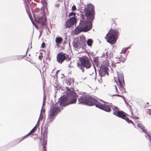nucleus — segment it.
Instances as JSON below:
<instances>
[{
    "mask_svg": "<svg viewBox=\"0 0 151 151\" xmlns=\"http://www.w3.org/2000/svg\"><path fill=\"white\" fill-rule=\"evenodd\" d=\"M84 13L85 16L89 19L90 22L86 24L84 22L80 23L75 29V32L76 34H78L81 32H87L92 28L91 22L95 18L94 6L91 4H88L85 7Z\"/></svg>",
    "mask_w": 151,
    "mask_h": 151,
    "instance_id": "nucleus-1",
    "label": "nucleus"
},
{
    "mask_svg": "<svg viewBox=\"0 0 151 151\" xmlns=\"http://www.w3.org/2000/svg\"><path fill=\"white\" fill-rule=\"evenodd\" d=\"M67 98H62L56 104L60 107L65 106L69 104L75 103L76 101L77 98L75 93L69 89L66 91Z\"/></svg>",
    "mask_w": 151,
    "mask_h": 151,
    "instance_id": "nucleus-2",
    "label": "nucleus"
},
{
    "mask_svg": "<svg viewBox=\"0 0 151 151\" xmlns=\"http://www.w3.org/2000/svg\"><path fill=\"white\" fill-rule=\"evenodd\" d=\"M117 85L118 87L119 91L118 90L116 86H114L113 89L115 90V93L116 94L113 95L114 96H117L123 97V96L119 95V94H121L125 92V90L124 88L125 82L123 76L119 75L118 76V81L116 82Z\"/></svg>",
    "mask_w": 151,
    "mask_h": 151,
    "instance_id": "nucleus-3",
    "label": "nucleus"
},
{
    "mask_svg": "<svg viewBox=\"0 0 151 151\" xmlns=\"http://www.w3.org/2000/svg\"><path fill=\"white\" fill-rule=\"evenodd\" d=\"M119 35V32L118 30L114 28H111L106 35L105 38L108 42L111 44H113L116 42Z\"/></svg>",
    "mask_w": 151,
    "mask_h": 151,
    "instance_id": "nucleus-4",
    "label": "nucleus"
},
{
    "mask_svg": "<svg viewBox=\"0 0 151 151\" xmlns=\"http://www.w3.org/2000/svg\"><path fill=\"white\" fill-rule=\"evenodd\" d=\"M78 103L84 104L92 106L94 105L96 100L91 97H87L84 95H82L78 98Z\"/></svg>",
    "mask_w": 151,
    "mask_h": 151,
    "instance_id": "nucleus-5",
    "label": "nucleus"
},
{
    "mask_svg": "<svg viewBox=\"0 0 151 151\" xmlns=\"http://www.w3.org/2000/svg\"><path fill=\"white\" fill-rule=\"evenodd\" d=\"M57 104H55L50 108L47 119L48 124L52 123L53 121L55 118L56 114L60 110V108Z\"/></svg>",
    "mask_w": 151,
    "mask_h": 151,
    "instance_id": "nucleus-6",
    "label": "nucleus"
},
{
    "mask_svg": "<svg viewBox=\"0 0 151 151\" xmlns=\"http://www.w3.org/2000/svg\"><path fill=\"white\" fill-rule=\"evenodd\" d=\"M113 109V114L125 120L128 123H131L133 124L134 123L132 121L129 119L126 115L124 112L122 111H119V109L116 107L114 106V108L112 107Z\"/></svg>",
    "mask_w": 151,
    "mask_h": 151,
    "instance_id": "nucleus-7",
    "label": "nucleus"
},
{
    "mask_svg": "<svg viewBox=\"0 0 151 151\" xmlns=\"http://www.w3.org/2000/svg\"><path fill=\"white\" fill-rule=\"evenodd\" d=\"M79 60L82 66L87 68H90L91 67V64L88 56L86 55L82 56L80 58Z\"/></svg>",
    "mask_w": 151,
    "mask_h": 151,
    "instance_id": "nucleus-8",
    "label": "nucleus"
},
{
    "mask_svg": "<svg viewBox=\"0 0 151 151\" xmlns=\"http://www.w3.org/2000/svg\"><path fill=\"white\" fill-rule=\"evenodd\" d=\"M57 61L60 63H62L65 60L67 61H70L71 58L69 55L64 53L63 52H61L58 53L57 56Z\"/></svg>",
    "mask_w": 151,
    "mask_h": 151,
    "instance_id": "nucleus-9",
    "label": "nucleus"
},
{
    "mask_svg": "<svg viewBox=\"0 0 151 151\" xmlns=\"http://www.w3.org/2000/svg\"><path fill=\"white\" fill-rule=\"evenodd\" d=\"M121 57L118 58V60H117V62H112L111 66L112 68H114L116 67H118L119 66L120 63L121 62H124L126 60L127 57V54H121Z\"/></svg>",
    "mask_w": 151,
    "mask_h": 151,
    "instance_id": "nucleus-10",
    "label": "nucleus"
},
{
    "mask_svg": "<svg viewBox=\"0 0 151 151\" xmlns=\"http://www.w3.org/2000/svg\"><path fill=\"white\" fill-rule=\"evenodd\" d=\"M94 105H95L96 107L106 112H109L111 111V109L109 105L106 104H102L98 102L96 100V102H95V104Z\"/></svg>",
    "mask_w": 151,
    "mask_h": 151,
    "instance_id": "nucleus-11",
    "label": "nucleus"
},
{
    "mask_svg": "<svg viewBox=\"0 0 151 151\" xmlns=\"http://www.w3.org/2000/svg\"><path fill=\"white\" fill-rule=\"evenodd\" d=\"M36 19H37V22L41 24V27L42 28H43L45 26V22L46 21V19L45 18L43 14L42 13H41L38 14L37 16V18H36Z\"/></svg>",
    "mask_w": 151,
    "mask_h": 151,
    "instance_id": "nucleus-12",
    "label": "nucleus"
},
{
    "mask_svg": "<svg viewBox=\"0 0 151 151\" xmlns=\"http://www.w3.org/2000/svg\"><path fill=\"white\" fill-rule=\"evenodd\" d=\"M76 19L75 17H70L67 20L65 23V27L70 28L73 27L75 24H76Z\"/></svg>",
    "mask_w": 151,
    "mask_h": 151,
    "instance_id": "nucleus-13",
    "label": "nucleus"
},
{
    "mask_svg": "<svg viewBox=\"0 0 151 151\" xmlns=\"http://www.w3.org/2000/svg\"><path fill=\"white\" fill-rule=\"evenodd\" d=\"M108 69L107 67H104L99 71V73L101 77L105 76L106 74L108 75Z\"/></svg>",
    "mask_w": 151,
    "mask_h": 151,
    "instance_id": "nucleus-14",
    "label": "nucleus"
},
{
    "mask_svg": "<svg viewBox=\"0 0 151 151\" xmlns=\"http://www.w3.org/2000/svg\"><path fill=\"white\" fill-rule=\"evenodd\" d=\"M36 128V126H35L28 134H27V135L24 136L23 137H21L19 139H18L17 140V142H20L21 141L24 139L27 136L31 135L32 133H34V132L35 131V130Z\"/></svg>",
    "mask_w": 151,
    "mask_h": 151,
    "instance_id": "nucleus-15",
    "label": "nucleus"
},
{
    "mask_svg": "<svg viewBox=\"0 0 151 151\" xmlns=\"http://www.w3.org/2000/svg\"><path fill=\"white\" fill-rule=\"evenodd\" d=\"M63 40V39L61 37H57L55 38V42L57 45H60Z\"/></svg>",
    "mask_w": 151,
    "mask_h": 151,
    "instance_id": "nucleus-16",
    "label": "nucleus"
},
{
    "mask_svg": "<svg viewBox=\"0 0 151 151\" xmlns=\"http://www.w3.org/2000/svg\"><path fill=\"white\" fill-rule=\"evenodd\" d=\"M138 126L142 130L143 132H145V133L147 134V130L145 129V127L142 124L139 123L138 124Z\"/></svg>",
    "mask_w": 151,
    "mask_h": 151,
    "instance_id": "nucleus-17",
    "label": "nucleus"
},
{
    "mask_svg": "<svg viewBox=\"0 0 151 151\" xmlns=\"http://www.w3.org/2000/svg\"><path fill=\"white\" fill-rule=\"evenodd\" d=\"M79 42V40L78 39L74 40L73 43V47L75 48H77L78 47V44Z\"/></svg>",
    "mask_w": 151,
    "mask_h": 151,
    "instance_id": "nucleus-18",
    "label": "nucleus"
},
{
    "mask_svg": "<svg viewBox=\"0 0 151 151\" xmlns=\"http://www.w3.org/2000/svg\"><path fill=\"white\" fill-rule=\"evenodd\" d=\"M47 144V141L44 140L42 144V151H47L46 145Z\"/></svg>",
    "mask_w": 151,
    "mask_h": 151,
    "instance_id": "nucleus-19",
    "label": "nucleus"
},
{
    "mask_svg": "<svg viewBox=\"0 0 151 151\" xmlns=\"http://www.w3.org/2000/svg\"><path fill=\"white\" fill-rule=\"evenodd\" d=\"M30 5L28 4H26L25 5V8L27 12H31V10L30 9Z\"/></svg>",
    "mask_w": 151,
    "mask_h": 151,
    "instance_id": "nucleus-20",
    "label": "nucleus"
},
{
    "mask_svg": "<svg viewBox=\"0 0 151 151\" xmlns=\"http://www.w3.org/2000/svg\"><path fill=\"white\" fill-rule=\"evenodd\" d=\"M87 44L88 46H91L93 43V41L92 39H88L87 42Z\"/></svg>",
    "mask_w": 151,
    "mask_h": 151,
    "instance_id": "nucleus-21",
    "label": "nucleus"
},
{
    "mask_svg": "<svg viewBox=\"0 0 151 151\" xmlns=\"http://www.w3.org/2000/svg\"><path fill=\"white\" fill-rule=\"evenodd\" d=\"M47 128H45V130L43 133V135L44 137H46L47 136Z\"/></svg>",
    "mask_w": 151,
    "mask_h": 151,
    "instance_id": "nucleus-22",
    "label": "nucleus"
},
{
    "mask_svg": "<svg viewBox=\"0 0 151 151\" xmlns=\"http://www.w3.org/2000/svg\"><path fill=\"white\" fill-rule=\"evenodd\" d=\"M82 40L83 41L81 42V44L83 45H84L86 44V40L85 37H82Z\"/></svg>",
    "mask_w": 151,
    "mask_h": 151,
    "instance_id": "nucleus-23",
    "label": "nucleus"
},
{
    "mask_svg": "<svg viewBox=\"0 0 151 151\" xmlns=\"http://www.w3.org/2000/svg\"><path fill=\"white\" fill-rule=\"evenodd\" d=\"M127 51V48H126L122 50L121 54H127L126 53Z\"/></svg>",
    "mask_w": 151,
    "mask_h": 151,
    "instance_id": "nucleus-24",
    "label": "nucleus"
},
{
    "mask_svg": "<svg viewBox=\"0 0 151 151\" xmlns=\"http://www.w3.org/2000/svg\"><path fill=\"white\" fill-rule=\"evenodd\" d=\"M76 15V13H75L73 12H72L70 13L69 14L68 17H70L72 16H73V17H75Z\"/></svg>",
    "mask_w": 151,
    "mask_h": 151,
    "instance_id": "nucleus-25",
    "label": "nucleus"
},
{
    "mask_svg": "<svg viewBox=\"0 0 151 151\" xmlns=\"http://www.w3.org/2000/svg\"><path fill=\"white\" fill-rule=\"evenodd\" d=\"M71 9L73 11L76 10V6L74 5L71 8Z\"/></svg>",
    "mask_w": 151,
    "mask_h": 151,
    "instance_id": "nucleus-26",
    "label": "nucleus"
},
{
    "mask_svg": "<svg viewBox=\"0 0 151 151\" xmlns=\"http://www.w3.org/2000/svg\"><path fill=\"white\" fill-rule=\"evenodd\" d=\"M27 14L28 15V16H29V18H30V19L31 20H32V14H31V12H27Z\"/></svg>",
    "mask_w": 151,
    "mask_h": 151,
    "instance_id": "nucleus-27",
    "label": "nucleus"
},
{
    "mask_svg": "<svg viewBox=\"0 0 151 151\" xmlns=\"http://www.w3.org/2000/svg\"><path fill=\"white\" fill-rule=\"evenodd\" d=\"M147 114L151 115V109H147Z\"/></svg>",
    "mask_w": 151,
    "mask_h": 151,
    "instance_id": "nucleus-28",
    "label": "nucleus"
},
{
    "mask_svg": "<svg viewBox=\"0 0 151 151\" xmlns=\"http://www.w3.org/2000/svg\"><path fill=\"white\" fill-rule=\"evenodd\" d=\"M110 22L111 24H114V23H115V19L114 18H113L111 20Z\"/></svg>",
    "mask_w": 151,
    "mask_h": 151,
    "instance_id": "nucleus-29",
    "label": "nucleus"
},
{
    "mask_svg": "<svg viewBox=\"0 0 151 151\" xmlns=\"http://www.w3.org/2000/svg\"><path fill=\"white\" fill-rule=\"evenodd\" d=\"M45 45V44L44 42H43L42 43L41 45V47L42 48H44Z\"/></svg>",
    "mask_w": 151,
    "mask_h": 151,
    "instance_id": "nucleus-30",
    "label": "nucleus"
},
{
    "mask_svg": "<svg viewBox=\"0 0 151 151\" xmlns=\"http://www.w3.org/2000/svg\"><path fill=\"white\" fill-rule=\"evenodd\" d=\"M149 105V104L148 102L146 103L145 104V107H148L149 106H150Z\"/></svg>",
    "mask_w": 151,
    "mask_h": 151,
    "instance_id": "nucleus-31",
    "label": "nucleus"
},
{
    "mask_svg": "<svg viewBox=\"0 0 151 151\" xmlns=\"http://www.w3.org/2000/svg\"><path fill=\"white\" fill-rule=\"evenodd\" d=\"M42 55H40L39 56V57H38V58H39V59L40 60H41L42 58Z\"/></svg>",
    "mask_w": 151,
    "mask_h": 151,
    "instance_id": "nucleus-32",
    "label": "nucleus"
},
{
    "mask_svg": "<svg viewBox=\"0 0 151 151\" xmlns=\"http://www.w3.org/2000/svg\"><path fill=\"white\" fill-rule=\"evenodd\" d=\"M147 136L150 138V146H151V137H150L149 134H147Z\"/></svg>",
    "mask_w": 151,
    "mask_h": 151,
    "instance_id": "nucleus-33",
    "label": "nucleus"
},
{
    "mask_svg": "<svg viewBox=\"0 0 151 151\" xmlns=\"http://www.w3.org/2000/svg\"><path fill=\"white\" fill-rule=\"evenodd\" d=\"M45 99H44L43 101V105L45 104Z\"/></svg>",
    "mask_w": 151,
    "mask_h": 151,
    "instance_id": "nucleus-34",
    "label": "nucleus"
},
{
    "mask_svg": "<svg viewBox=\"0 0 151 151\" xmlns=\"http://www.w3.org/2000/svg\"><path fill=\"white\" fill-rule=\"evenodd\" d=\"M59 71V70H57L56 72V74H57Z\"/></svg>",
    "mask_w": 151,
    "mask_h": 151,
    "instance_id": "nucleus-35",
    "label": "nucleus"
}]
</instances>
